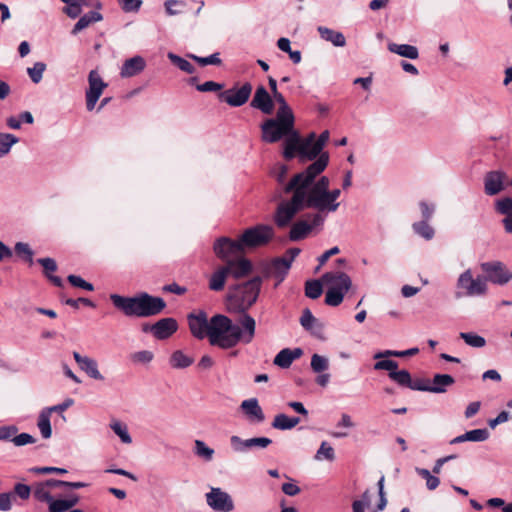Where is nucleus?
Segmentation results:
<instances>
[{"instance_id": "obj_50", "label": "nucleus", "mask_w": 512, "mask_h": 512, "mask_svg": "<svg viewBox=\"0 0 512 512\" xmlns=\"http://www.w3.org/2000/svg\"><path fill=\"white\" fill-rule=\"evenodd\" d=\"M495 211L504 216L512 214V197L506 196L497 199L494 203Z\"/></svg>"}, {"instance_id": "obj_12", "label": "nucleus", "mask_w": 512, "mask_h": 512, "mask_svg": "<svg viewBox=\"0 0 512 512\" xmlns=\"http://www.w3.org/2000/svg\"><path fill=\"white\" fill-rule=\"evenodd\" d=\"M213 251L226 264L228 261L239 257L244 249L240 239L232 240L228 237H220L214 242Z\"/></svg>"}, {"instance_id": "obj_26", "label": "nucleus", "mask_w": 512, "mask_h": 512, "mask_svg": "<svg viewBox=\"0 0 512 512\" xmlns=\"http://www.w3.org/2000/svg\"><path fill=\"white\" fill-rule=\"evenodd\" d=\"M300 324L305 330L310 331L313 335L319 338L322 337L323 325L314 317L308 308L303 311L302 316L300 317Z\"/></svg>"}, {"instance_id": "obj_1", "label": "nucleus", "mask_w": 512, "mask_h": 512, "mask_svg": "<svg viewBox=\"0 0 512 512\" xmlns=\"http://www.w3.org/2000/svg\"><path fill=\"white\" fill-rule=\"evenodd\" d=\"M188 326L193 337L198 340L208 338L210 345L227 350L239 343L249 344L256 332V321L245 314L240 325L234 324L226 315L216 314L210 319L204 310H196L187 315Z\"/></svg>"}, {"instance_id": "obj_63", "label": "nucleus", "mask_w": 512, "mask_h": 512, "mask_svg": "<svg viewBox=\"0 0 512 512\" xmlns=\"http://www.w3.org/2000/svg\"><path fill=\"white\" fill-rule=\"evenodd\" d=\"M12 494L14 497L18 496L22 500H27L31 495V487L26 484L17 483L14 486V493Z\"/></svg>"}, {"instance_id": "obj_54", "label": "nucleus", "mask_w": 512, "mask_h": 512, "mask_svg": "<svg viewBox=\"0 0 512 512\" xmlns=\"http://www.w3.org/2000/svg\"><path fill=\"white\" fill-rule=\"evenodd\" d=\"M190 58H192L194 61H196L201 66L206 65H220L221 59L219 57V53H213L207 57H200L196 55H189Z\"/></svg>"}, {"instance_id": "obj_38", "label": "nucleus", "mask_w": 512, "mask_h": 512, "mask_svg": "<svg viewBox=\"0 0 512 512\" xmlns=\"http://www.w3.org/2000/svg\"><path fill=\"white\" fill-rule=\"evenodd\" d=\"M214 453V449L207 446L204 441L199 439L194 441V454L197 457L209 462L213 459Z\"/></svg>"}, {"instance_id": "obj_31", "label": "nucleus", "mask_w": 512, "mask_h": 512, "mask_svg": "<svg viewBox=\"0 0 512 512\" xmlns=\"http://www.w3.org/2000/svg\"><path fill=\"white\" fill-rule=\"evenodd\" d=\"M37 262L43 267L45 276L57 287L63 286V281L60 277L54 276L51 273L57 270V263L53 258H39Z\"/></svg>"}, {"instance_id": "obj_13", "label": "nucleus", "mask_w": 512, "mask_h": 512, "mask_svg": "<svg viewBox=\"0 0 512 512\" xmlns=\"http://www.w3.org/2000/svg\"><path fill=\"white\" fill-rule=\"evenodd\" d=\"M107 87V83L104 82L97 70H91L88 74V89L85 93L86 108L88 111H92L103 91Z\"/></svg>"}, {"instance_id": "obj_32", "label": "nucleus", "mask_w": 512, "mask_h": 512, "mask_svg": "<svg viewBox=\"0 0 512 512\" xmlns=\"http://www.w3.org/2000/svg\"><path fill=\"white\" fill-rule=\"evenodd\" d=\"M455 383L454 378L448 374H435L430 384L431 393H444L447 387Z\"/></svg>"}, {"instance_id": "obj_47", "label": "nucleus", "mask_w": 512, "mask_h": 512, "mask_svg": "<svg viewBox=\"0 0 512 512\" xmlns=\"http://www.w3.org/2000/svg\"><path fill=\"white\" fill-rule=\"evenodd\" d=\"M14 250H15V253L23 258V260H25L26 262L29 263V265H32L33 264V255H34V252L33 250L31 249V247L29 246V244L27 243H24V242H17L14 246Z\"/></svg>"}, {"instance_id": "obj_25", "label": "nucleus", "mask_w": 512, "mask_h": 512, "mask_svg": "<svg viewBox=\"0 0 512 512\" xmlns=\"http://www.w3.org/2000/svg\"><path fill=\"white\" fill-rule=\"evenodd\" d=\"M146 66V62L143 57L137 55L130 59H127L120 71V75L123 78L133 77L139 73H141Z\"/></svg>"}, {"instance_id": "obj_21", "label": "nucleus", "mask_w": 512, "mask_h": 512, "mask_svg": "<svg viewBox=\"0 0 512 512\" xmlns=\"http://www.w3.org/2000/svg\"><path fill=\"white\" fill-rule=\"evenodd\" d=\"M178 329V323L174 318H162L150 327L155 338L164 340L169 338Z\"/></svg>"}, {"instance_id": "obj_36", "label": "nucleus", "mask_w": 512, "mask_h": 512, "mask_svg": "<svg viewBox=\"0 0 512 512\" xmlns=\"http://www.w3.org/2000/svg\"><path fill=\"white\" fill-rule=\"evenodd\" d=\"M194 358L185 354L182 350L174 351L169 359V364L174 369H185L191 366Z\"/></svg>"}, {"instance_id": "obj_10", "label": "nucleus", "mask_w": 512, "mask_h": 512, "mask_svg": "<svg viewBox=\"0 0 512 512\" xmlns=\"http://www.w3.org/2000/svg\"><path fill=\"white\" fill-rule=\"evenodd\" d=\"M325 217L320 213H308L296 221L290 229L289 239L299 241L306 238L313 228L323 225Z\"/></svg>"}, {"instance_id": "obj_7", "label": "nucleus", "mask_w": 512, "mask_h": 512, "mask_svg": "<svg viewBox=\"0 0 512 512\" xmlns=\"http://www.w3.org/2000/svg\"><path fill=\"white\" fill-rule=\"evenodd\" d=\"M290 193L291 199L281 201L276 208L274 222L278 228L289 226L297 213L305 208L302 190H292Z\"/></svg>"}, {"instance_id": "obj_56", "label": "nucleus", "mask_w": 512, "mask_h": 512, "mask_svg": "<svg viewBox=\"0 0 512 512\" xmlns=\"http://www.w3.org/2000/svg\"><path fill=\"white\" fill-rule=\"evenodd\" d=\"M341 194L340 189H333L329 190L327 189V204H328V212H335L339 207V202H337V199L339 198Z\"/></svg>"}, {"instance_id": "obj_5", "label": "nucleus", "mask_w": 512, "mask_h": 512, "mask_svg": "<svg viewBox=\"0 0 512 512\" xmlns=\"http://www.w3.org/2000/svg\"><path fill=\"white\" fill-rule=\"evenodd\" d=\"M322 282L326 286L325 304L332 307L339 306L345 294L352 287L350 276L341 271H330L322 275Z\"/></svg>"}, {"instance_id": "obj_20", "label": "nucleus", "mask_w": 512, "mask_h": 512, "mask_svg": "<svg viewBox=\"0 0 512 512\" xmlns=\"http://www.w3.org/2000/svg\"><path fill=\"white\" fill-rule=\"evenodd\" d=\"M229 275L234 279H241L248 276L252 272V263L249 259L239 256L228 263L224 264Z\"/></svg>"}, {"instance_id": "obj_23", "label": "nucleus", "mask_w": 512, "mask_h": 512, "mask_svg": "<svg viewBox=\"0 0 512 512\" xmlns=\"http://www.w3.org/2000/svg\"><path fill=\"white\" fill-rule=\"evenodd\" d=\"M315 133L309 134L304 140H302L300 147V157L306 160L318 159L323 153L322 148H318L315 142Z\"/></svg>"}, {"instance_id": "obj_64", "label": "nucleus", "mask_w": 512, "mask_h": 512, "mask_svg": "<svg viewBox=\"0 0 512 512\" xmlns=\"http://www.w3.org/2000/svg\"><path fill=\"white\" fill-rule=\"evenodd\" d=\"M12 442L16 445V446H24L26 444H33L36 442V439L28 434V433H21L19 435H14V437L12 438Z\"/></svg>"}, {"instance_id": "obj_29", "label": "nucleus", "mask_w": 512, "mask_h": 512, "mask_svg": "<svg viewBox=\"0 0 512 512\" xmlns=\"http://www.w3.org/2000/svg\"><path fill=\"white\" fill-rule=\"evenodd\" d=\"M229 273L225 265L218 267L210 276L208 287L212 291H222Z\"/></svg>"}, {"instance_id": "obj_43", "label": "nucleus", "mask_w": 512, "mask_h": 512, "mask_svg": "<svg viewBox=\"0 0 512 512\" xmlns=\"http://www.w3.org/2000/svg\"><path fill=\"white\" fill-rule=\"evenodd\" d=\"M167 57L181 71L187 74H193L195 72V67L188 60L174 54L173 52H169Z\"/></svg>"}, {"instance_id": "obj_28", "label": "nucleus", "mask_w": 512, "mask_h": 512, "mask_svg": "<svg viewBox=\"0 0 512 512\" xmlns=\"http://www.w3.org/2000/svg\"><path fill=\"white\" fill-rule=\"evenodd\" d=\"M317 31L323 40L331 42L336 47H344L346 45V38L342 32L335 31L325 26H319Z\"/></svg>"}, {"instance_id": "obj_58", "label": "nucleus", "mask_w": 512, "mask_h": 512, "mask_svg": "<svg viewBox=\"0 0 512 512\" xmlns=\"http://www.w3.org/2000/svg\"><path fill=\"white\" fill-rule=\"evenodd\" d=\"M121 9L126 12H138L141 8V0H118Z\"/></svg>"}, {"instance_id": "obj_57", "label": "nucleus", "mask_w": 512, "mask_h": 512, "mask_svg": "<svg viewBox=\"0 0 512 512\" xmlns=\"http://www.w3.org/2000/svg\"><path fill=\"white\" fill-rule=\"evenodd\" d=\"M467 437H469V441L472 442H483L489 438V432L487 429H474L467 431Z\"/></svg>"}, {"instance_id": "obj_33", "label": "nucleus", "mask_w": 512, "mask_h": 512, "mask_svg": "<svg viewBox=\"0 0 512 512\" xmlns=\"http://www.w3.org/2000/svg\"><path fill=\"white\" fill-rule=\"evenodd\" d=\"M103 19L101 13L97 11H90L79 18L77 23L74 25L71 33L77 35L80 31L87 28L89 25L100 22Z\"/></svg>"}, {"instance_id": "obj_62", "label": "nucleus", "mask_w": 512, "mask_h": 512, "mask_svg": "<svg viewBox=\"0 0 512 512\" xmlns=\"http://www.w3.org/2000/svg\"><path fill=\"white\" fill-rule=\"evenodd\" d=\"M398 368V363L396 361H393V360H389V359H381L379 361H377L375 364H374V369L375 370H387L390 372L396 370Z\"/></svg>"}, {"instance_id": "obj_4", "label": "nucleus", "mask_w": 512, "mask_h": 512, "mask_svg": "<svg viewBox=\"0 0 512 512\" xmlns=\"http://www.w3.org/2000/svg\"><path fill=\"white\" fill-rule=\"evenodd\" d=\"M262 280L254 277L242 284L235 285L227 295V305L230 312L248 314L247 311L257 301Z\"/></svg>"}, {"instance_id": "obj_61", "label": "nucleus", "mask_w": 512, "mask_h": 512, "mask_svg": "<svg viewBox=\"0 0 512 512\" xmlns=\"http://www.w3.org/2000/svg\"><path fill=\"white\" fill-rule=\"evenodd\" d=\"M272 443L268 437H254L249 438V448L251 449H265Z\"/></svg>"}, {"instance_id": "obj_35", "label": "nucleus", "mask_w": 512, "mask_h": 512, "mask_svg": "<svg viewBox=\"0 0 512 512\" xmlns=\"http://www.w3.org/2000/svg\"><path fill=\"white\" fill-rule=\"evenodd\" d=\"M388 50L392 53L409 59H417L419 56L417 47L409 44L389 43Z\"/></svg>"}, {"instance_id": "obj_14", "label": "nucleus", "mask_w": 512, "mask_h": 512, "mask_svg": "<svg viewBox=\"0 0 512 512\" xmlns=\"http://www.w3.org/2000/svg\"><path fill=\"white\" fill-rule=\"evenodd\" d=\"M508 175L504 170H491L483 178L484 193L487 196H496L503 192L508 185Z\"/></svg>"}, {"instance_id": "obj_44", "label": "nucleus", "mask_w": 512, "mask_h": 512, "mask_svg": "<svg viewBox=\"0 0 512 512\" xmlns=\"http://www.w3.org/2000/svg\"><path fill=\"white\" fill-rule=\"evenodd\" d=\"M412 228L417 235L425 240H431L434 237V229L428 224V221L415 222Z\"/></svg>"}, {"instance_id": "obj_59", "label": "nucleus", "mask_w": 512, "mask_h": 512, "mask_svg": "<svg viewBox=\"0 0 512 512\" xmlns=\"http://www.w3.org/2000/svg\"><path fill=\"white\" fill-rule=\"evenodd\" d=\"M68 281L72 286L77 288H81L87 291H93L94 289V286L91 283L85 281L83 278L77 275H69Z\"/></svg>"}, {"instance_id": "obj_55", "label": "nucleus", "mask_w": 512, "mask_h": 512, "mask_svg": "<svg viewBox=\"0 0 512 512\" xmlns=\"http://www.w3.org/2000/svg\"><path fill=\"white\" fill-rule=\"evenodd\" d=\"M230 444L235 452L243 453L250 450L249 439H242L239 436L233 435L230 438Z\"/></svg>"}, {"instance_id": "obj_18", "label": "nucleus", "mask_w": 512, "mask_h": 512, "mask_svg": "<svg viewBox=\"0 0 512 512\" xmlns=\"http://www.w3.org/2000/svg\"><path fill=\"white\" fill-rule=\"evenodd\" d=\"M251 107L260 110L262 113L270 115L274 110V101L266 88L262 85L255 90L253 99L250 103Z\"/></svg>"}, {"instance_id": "obj_52", "label": "nucleus", "mask_w": 512, "mask_h": 512, "mask_svg": "<svg viewBox=\"0 0 512 512\" xmlns=\"http://www.w3.org/2000/svg\"><path fill=\"white\" fill-rule=\"evenodd\" d=\"M314 458L318 461L322 459H326L328 461H333L335 458L334 449L330 446L326 441H323L317 450Z\"/></svg>"}, {"instance_id": "obj_49", "label": "nucleus", "mask_w": 512, "mask_h": 512, "mask_svg": "<svg viewBox=\"0 0 512 512\" xmlns=\"http://www.w3.org/2000/svg\"><path fill=\"white\" fill-rule=\"evenodd\" d=\"M389 378L393 381H395L400 386L404 387H410V384H412V378L410 373L407 370H400V371H392L389 373Z\"/></svg>"}, {"instance_id": "obj_3", "label": "nucleus", "mask_w": 512, "mask_h": 512, "mask_svg": "<svg viewBox=\"0 0 512 512\" xmlns=\"http://www.w3.org/2000/svg\"><path fill=\"white\" fill-rule=\"evenodd\" d=\"M109 298L113 306L126 317H151L161 313L166 307V303L161 297H155L146 292L134 296L111 294Z\"/></svg>"}, {"instance_id": "obj_15", "label": "nucleus", "mask_w": 512, "mask_h": 512, "mask_svg": "<svg viewBox=\"0 0 512 512\" xmlns=\"http://www.w3.org/2000/svg\"><path fill=\"white\" fill-rule=\"evenodd\" d=\"M252 89L251 83L246 82L241 87H233L221 92L219 98L231 107H240L249 100Z\"/></svg>"}, {"instance_id": "obj_6", "label": "nucleus", "mask_w": 512, "mask_h": 512, "mask_svg": "<svg viewBox=\"0 0 512 512\" xmlns=\"http://www.w3.org/2000/svg\"><path fill=\"white\" fill-rule=\"evenodd\" d=\"M294 117L276 115L261 124L262 140L267 143H275L292 134L294 130Z\"/></svg>"}, {"instance_id": "obj_45", "label": "nucleus", "mask_w": 512, "mask_h": 512, "mask_svg": "<svg viewBox=\"0 0 512 512\" xmlns=\"http://www.w3.org/2000/svg\"><path fill=\"white\" fill-rule=\"evenodd\" d=\"M272 99L279 104L276 115L294 117L293 111L285 100V97L279 91L272 94Z\"/></svg>"}, {"instance_id": "obj_24", "label": "nucleus", "mask_w": 512, "mask_h": 512, "mask_svg": "<svg viewBox=\"0 0 512 512\" xmlns=\"http://www.w3.org/2000/svg\"><path fill=\"white\" fill-rule=\"evenodd\" d=\"M303 354L301 348H284L274 358L273 364L282 368L287 369L291 366L293 361L300 358Z\"/></svg>"}, {"instance_id": "obj_34", "label": "nucleus", "mask_w": 512, "mask_h": 512, "mask_svg": "<svg viewBox=\"0 0 512 512\" xmlns=\"http://www.w3.org/2000/svg\"><path fill=\"white\" fill-rule=\"evenodd\" d=\"M299 423H300L299 417H289L286 414L280 413L274 417V419L271 423V426L274 429L285 431V430L293 429Z\"/></svg>"}, {"instance_id": "obj_2", "label": "nucleus", "mask_w": 512, "mask_h": 512, "mask_svg": "<svg viewBox=\"0 0 512 512\" xmlns=\"http://www.w3.org/2000/svg\"><path fill=\"white\" fill-rule=\"evenodd\" d=\"M329 163L328 153L322 154L317 160L311 163L304 171L295 174L285 185L284 192L290 193L292 190H302L304 198V207L318 210V213L328 212L327 189L330 180L326 176H321L317 181L316 177L320 175Z\"/></svg>"}, {"instance_id": "obj_19", "label": "nucleus", "mask_w": 512, "mask_h": 512, "mask_svg": "<svg viewBox=\"0 0 512 512\" xmlns=\"http://www.w3.org/2000/svg\"><path fill=\"white\" fill-rule=\"evenodd\" d=\"M241 411L246 419L252 424H260L265 421V414L256 398H250L242 401Z\"/></svg>"}, {"instance_id": "obj_40", "label": "nucleus", "mask_w": 512, "mask_h": 512, "mask_svg": "<svg viewBox=\"0 0 512 512\" xmlns=\"http://www.w3.org/2000/svg\"><path fill=\"white\" fill-rule=\"evenodd\" d=\"M323 282L321 280H308L305 283V295L310 299H317L323 292Z\"/></svg>"}, {"instance_id": "obj_48", "label": "nucleus", "mask_w": 512, "mask_h": 512, "mask_svg": "<svg viewBox=\"0 0 512 512\" xmlns=\"http://www.w3.org/2000/svg\"><path fill=\"white\" fill-rule=\"evenodd\" d=\"M416 473L426 480V487L428 490H435L439 484L440 480L437 476L432 475L428 469L425 468H416Z\"/></svg>"}, {"instance_id": "obj_39", "label": "nucleus", "mask_w": 512, "mask_h": 512, "mask_svg": "<svg viewBox=\"0 0 512 512\" xmlns=\"http://www.w3.org/2000/svg\"><path fill=\"white\" fill-rule=\"evenodd\" d=\"M110 428L124 444L132 443V438L129 434L128 427L125 423L115 420L111 422Z\"/></svg>"}, {"instance_id": "obj_17", "label": "nucleus", "mask_w": 512, "mask_h": 512, "mask_svg": "<svg viewBox=\"0 0 512 512\" xmlns=\"http://www.w3.org/2000/svg\"><path fill=\"white\" fill-rule=\"evenodd\" d=\"M73 358L75 362L78 364L81 371H83L89 378L103 381L104 376L100 373L98 368V363L95 359L83 356L79 352H73Z\"/></svg>"}, {"instance_id": "obj_8", "label": "nucleus", "mask_w": 512, "mask_h": 512, "mask_svg": "<svg viewBox=\"0 0 512 512\" xmlns=\"http://www.w3.org/2000/svg\"><path fill=\"white\" fill-rule=\"evenodd\" d=\"M456 298L483 296L487 293L488 286L486 279L482 276L473 277L471 269L461 273L456 282Z\"/></svg>"}, {"instance_id": "obj_9", "label": "nucleus", "mask_w": 512, "mask_h": 512, "mask_svg": "<svg viewBox=\"0 0 512 512\" xmlns=\"http://www.w3.org/2000/svg\"><path fill=\"white\" fill-rule=\"evenodd\" d=\"M274 237V229L269 225H256L246 229L240 237L243 249L261 247Z\"/></svg>"}, {"instance_id": "obj_41", "label": "nucleus", "mask_w": 512, "mask_h": 512, "mask_svg": "<svg viewBox=\"0 0 512 512\" xmlns=\"http://www.w3.org/2000/svg\"><path fill=\"white\" fill-rule=\"evenodd\" d=\"M19 139L10 133H0V158L7 155Z\"/></svg>"}, {"instance_id": "obj_16", "label": "nucleus", "mask_w": 512, "mask_h": 512, "mask_svg": "<svg viewBox=\"0 0 512 512\" xmlns=\"http://www.w3.org/2000/svg\"><path fill=\"white\" fill-rule=\"evenodd\" d=\"M206 502L214 511L231 512L234 509L231 496L220 488H211L206 494Z\"/></svg>"}, {"instance_id": "obj_60", "label": "nucleus", "mask_w": 512, "mask_h": 512, "mask_svg": "<svg viewBox=\"0 0 512 512\" xmlns=\"http://www.w3.org/2000/svg\"><path fill=\"white\" fill-rule=\"evenodd\" d=\"M153 357V353L148 350L138 351L131 355V359L133 362L142 364L151 362L153 360Z\"/></svg>"}, {"instance_id": "obj_42", "label": "nucleus", "mask_w": 512, "mask_h": 512, "mask_svg": "<svg viewBox=\"0 0 512 512\" xmlns=\"http://www.w3.org/2000/svg\"><path fill=\"white\" fill-rule=\"evenodd\" d=\"M459 336L468 346L473 348H482L486 345L485 338L474 332H461Z\"/></svg>"}, {"instance_id": "obj_30", "label": "nucleus", "mask_w": 512, "mask_h": 512, "mask_svg": "<svg viewBox=\"0 0 512 512\" xmlns=\"http://www.w3.org/2000/svg\"><path fill=\"white\" fill-rule=\"evenodd\" d=\"M301 143L302 140L300 139L299 134L293 130L292 134L286 136L283 152L284 157L290 160L294 158L296 152L300 154Z\"/></svg>"}, {"instance_id": "obj_11", "label": "nucleus", "mask_w": 512, "mask_h": 512, "mask_svg": "<svg viewBox=\"0 0 512 512\" xmlns=\"http://www.w3.org/2000/svg\"><path fill=\"white\" fill-rule=\"evenodd\" d=\"M480 268L485 273L486 282L493 284L505 285L512 280V272L501 261L482 262Z\"/></svg>"}, {"instance_id": "obj_53", "label": "nucleus", "mask_w": 512, "mask_h": 512, "mask_svg": "<svg viewBox=\"0 0 512 512\" xmlns=\"http://www.w3.org/2000/svg\"><path fill=\"white\" fill-rule=\"evenodd\" d=\"M46 69V64L43 62H36L32 67L27 69V73L31 81L35 84L42 80L43 73Z\"/></svg>"}, {"instance_id": "obj_22", "label": "nucleus", "mask_w": 512, "mask_h": 512, "mask_svg": "<svg viewBox=\"0 0 512 512\" xmlns=\"http://www.w3.org/2000/svg\"><path fill=\"white\" fill-rule=\"evenodd\" d=\"M290 266L284 259L275 258L266 267L265 273L268 277L276 279L275 286L277 287L286 277Z\"/></svg>"}, {"instance_id": "obj_37", "label": "nucleus", "mask_w": 512, "mask_h": 512, "mask_svg": "<svg viewBox=\"0 0 512 512\" xmlns=\"http://www.w3.org/2000/svg\"><path fill=\"white\" fill-rule=\"evenodd\" d=\"M50 417H51V413L46 408L41 410V412L38 416L37 426H38L40 433L44 439H48L52 435Z\"/></svg>"}, {"instance_id": "obj_27", "label": "nucleus", "mask_w": 512, "mask_h": 512, "mask_svg": "<svg viewBox=\"0 0 512 512\" xmlns=\"http://www.w3.org/2000/svg\"><path fill=\"white\" fill-rule=\"evenodd\" d=\"M79 502L77 494H69L66 499H52L49 502V512H66Z\"/></svg>"}, {"instance_id": "obj_51", "label": "nucleus", "mask_w": 512, "mask_h": 512, "mask_svg": "<svg viewBox=\"0 0 512 512\" xmlns=\"http://www.w3.org/2000/svg\"><path fill=\"white\" fill-rule=\"evenodd\" d=\"M310 365H311V369L315 373H322L329 368V360L325 356H322L319 354H313L311 357Z\"/></svg>"}, {"instance_id": "obj_46", "label": "nucleus", "mask_w": 512, "mask_h": 512, "mask_svg": "<svg viewBox=\"0 0 512 512\" xmlns=\"http://www.w3.org/2000/svg\"><path fill=\"white\" fill-rule=\"evenodd\" d=\"M33 496L36 500L40 502H49L53 499L49 488L44 484V482L37 483L33 487Z\"/></svg>"}]
</instances>
